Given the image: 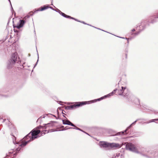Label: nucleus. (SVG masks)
I'll use <instances>...</instances> for the list:
<instances>
[{"mask_svg":"<svg viewBox=\"0 0 158 158\" xmlns=\"http://www.w3.org/2000/svg\"><path fill=\"white\" fill-rule=\"evenodd\" d=\"M112 158H121V156L120 153H118L114 155Z\"/></svg>","mask_w":158,"mask_h":158,"instance_id":"nucleus-13","label":"nucleus"},{"mask_svg":"<svg viewBox=\"0 0 158 158\" xmlns=\"http://www.w3.org/2000/svg\"><path fill=\"white\" fill-rule=\"evenodd\" d=\"M56 12H58L60 14L62 13V12L58 9H57L56 10Z\"/></svg>","mask_w":158,"mask_h":158,"instance_id":"nucleus-19","label":"nucleus"},{"mask_svg":"<svg viewBox=\"0 0 158 158\" xmlns=\"http://www.w3.org/2000/svg\"><path fill=\"white\" fill-rule=\"evenodd\" d=\"M77 130H79V131H81L82 132H83L85 133L86 134H87V135H89V134L88 133H86L85 132V131H83L81 129H80L78 127Z\"/></svg>","mask_w":158,"mask_h":158,"instance_id":"nucleus-18","label":"nucleus"},{"mask_svg":"<svg viewBox=\"0 0 158 158\" xmlns=\"http://www.w3.org/2000/svg\"><path fill=\"white\" fill-rule=\"evenodd\" d=\"M36 64H35V66H34V67H35V66H36Z\"/></svg>","mask_w":158,"mask_h":158,"instance_id":"nucleus-36","label":"nucleus"},{"mask_svg":"<svg viewBox=\"0 0 158 158\" xmlns=\"http://www.w3.org/2000/svg\"><path fill=\"white\" fill-rule=\"evenodd\" d=\"M122 38L123 39H124L125 38Z\"/></svg>","mask_w":158,"mask_h":158,"instance_id":"nucleus-38","label":"nucleus"},{"mask_svg":"<svg viewBox=\"0 0 158 158\" xmlns=\"http://www.w3.org/2000/svg\"><path fill=\"white\" fill-rule=\"evenodd\" d=\"M7 120L9 122H10V121L9 120V119H7Z\"/></svg>","mask_w":158,"mask_h":158,"instance_id":"nucleus-33","label":"nucleus"},{"mask_svg":"<svg viewBox=\"0 0 158 158\" xmlns=\"http://www.w3.org/2000/svg\"><path fill=\"white\" fill-rule=\"evenodd\" d=\"M36 64H35V66H34V67H35V66H36Z\"/></svg>","mask_w":158,"mask_h":158,"instance_id":"nucleus-34","label":"nucleus"},{"mask_svg":"<svg viewBox=\"0 0 158 158\" xmlns=\"http://www.w3.org/2000/svg\"><path fill=\"white\" fill-rule=\"evenodd\" d=\"M135 29H133L132 30V31H135Z\"/></svg>","mask_w":158,"mask_h":158,"instance_id":"nucleus-23","label":"nucleus"},{"mask_svg":"<svg viewBox=\"0 0 158 158\" xmlns=\"http://www.w3.org/2000/svg\"><path fill=\"white\" fill-rule=\"evenodd\" d=\"M52 126V124L50 123H48L46 124H45L44 126H39L37 127L38 131H40V133L41 135H43L45 134L46 133H48V131L46 130V129L48 127Z\"/></svg>","mask_w":158,"mask_h":158,"instance_id":"nucleus-5","label":"nucleus"},{"mask_svg":"<svg viewBox=\"0 0 158 158\" xmlns=\"http://www.w3.org/2000/svg\"><path fill=\"white\" fill-rule=\"evenodd\" d=\"M137 120H136V121H134V122H133L126 129V130H125L124 131H122L120 132H119L118 133V134H119V135H120V133H122V134H123L124 133V132H126L127 131L128 129H129L133 125H134V124H135L136 122H137Z\"/></svg>","mask_w":158,"mask_h":158,"instance_id":"nucleus-10","label":"nucleus"},{"mask_svg":"<svg viewBox=\"0 0 158 158\" xmlns=\"http://www.w3.org/2000/svg\"><path fill=\"white\" fill-rule=\"evenodd\" d=\"M13 152V150H10L9 152V153H10V154H11V153H12Z\"/></svg>","mask_w":158,"mask_h":158,"instance_id":"nucleus-21","label":"nucleus"},{"mask_svg":"<svg viewBox=\"0 0 158 158\" xmlns=\"http://www.w3.org/2000/svg\"><path fill=\"white\" fill-rule=\"evenodd\" d=\"M155 121H158V119H152V120H151L147 122H145V123H150L154 122Z\"/></svg>","mask_w":158,"mask_h":158,"instance_id":"nucleus-14","label":"nucleus"},{"mask_svg":"<svg viewBox=\"0 0 158 158\" xmlns=\"http://www.w3.org/2000/svg\"><path fill=\"white\" fill-rule=\"evenodd\" d=\"M140 31H141V30L140 31H139L137 32H136V33H135V34L136 35H138L140 33Z\"/></svg>","mask_w":158,"mask_h":158,"instance_id":"nucleus-20","label":"nucleus"},{"mask_svg":"<svg viewBox=\"0 0 158 158\" xmlns=\"http://www.w3.org/2000/svg\"><path fill=\"white\" fill-rule=\"evenodd\" d=\"M128 92V89L126 87H121V89L119 90L118 91V94L119 95H122L124 96H127V93Z\"/></svg>","mask_w":158,"mask_h":158,"instance_id":"nucleus-7","label":"nucleus"},{"mask_svg":"<svg viewBox=\"0 0 158 158\" xmlns=\"http://www.w3.org/2000/svg\"><path fill=\"white\" fill-rule=\"evenodd\" d=\"M140 28H141V27L140 26L139 27Z\"/></svg>","mask_w":158,"mask_h":158,"instance_id":"nucleus-37","label":"nucleus"},{"mask_svg":"<svg viewBox=\"0 0 158 158\" xmlns=\"http://www.w3.org/2000/svg\"><path fill=\"white\" fill-rule=\"evenodd\" d=\"M117 90V89H114L113 91L111 93H110L108 94H107L104 97H102L100 98H98V99H95L93 100L90 101L88 102H77L73 105H72L70 106V107L71 108H76L77 107H78L81 106H82L83 105H85L86 104H89V102H90L91 103L95 102L97 101H100L101 100L103 99L104 97H109L111 96H112L114 93Z\"/></svg>","mask_w":158,"mask_h":158,"instance_id":"nucleus-3","label":"nucleus"},{"mask_svg":"<svg viewBox=\"0 0 158 158\" xmlns=\"http://www.w3.org/2000/svg\"><path fill=\"white\" fill-rule=\"evenodd\" d=\"M126 149L134 152L141 154L144 156L150 158H154L156 155V153L152 151H149L143 148L136 147L131 143H127L126 146Z\"/></svg>","mask_w":158,"mask_h":158,"instance_id":"nucleus-1","label":"nucleus"},{"mask_svg":"<svg viewBox=\"0 0 158 158\" xmlns=\"http://www.w3.org/2000/svg\"><path fill=\"white\" fill-rule=\"evenodd\" d=\"M40 131H38L37 128H36L33 129L31 131V134L30 133L28 134L24 138V139H29L27 141L23 142L19 146L21 147L25 146L28 143H29L31 141L33 140L34 139L37 138L38 137H40V136L38 135L40 133Z\"/></svg>","mask_w":158,"mask_h":158,"instance_id":"nucleus-2","label":"nucleus"},{"mask_svg":"<svg viewBox=\"0 0 158 158\" xmlns=\"http://www.w3.org/2000/svg\"><path fill=\"white\" fill-rule=\"evenodd\" d=\"M36 64H35V66H34V67H35V66H36Z\"/></svg>","mask_w":158,"mask_h":158,"instance_id":"nucleus-35","label":"nucleus"},{"mask_svg":"<svg viewBox=\"0 0 158 158\" xmlns=\"http://www.w3.org/2000/svg\"><path fill=\"white\" fill-rule=\"evenodd\" d=\"M8 65H9V67H10L11 66V64H10V63H9V61H8V64H7V68L8 69H10L13 66V65L10 68H9L8 67Z\"/></svg>","mask_w":158,"mask_h":158,"instance_id":"nucleus-16","label":"nucleus"},{"mask_svg":"<svg viewBox=\"0 0 158 158\" xmlns=\"http://www.w3.org/2000/svg\"><path fill=\"white\" fill-rule=\"evenodd\" d=\"M11 9H12V10H13V8H12V6H11Z\"/></svg>","mask_w":158,"mask_h":158,"instance_id":"nucleus-32","label":"nucleus"},{"mask_svg":"<svg viewBox=\"0 0 158 158\" xmlns=\"http://www.w3.org/2000/svg\"><path fill=\"white\" fill-rule=\"evenodd\" d=\"M37 55H38V58H39V54H38V53H37Z\"/></svg>","mask_w":158,"mask_h":158,"instance_id":"nucleus-31","label":"nucleus"},{"mask_svg":"<svg viewBox=\"0 0 158 158\" xmlns=\"http://www.w3.org/2000/svg\"><path fill=\"white\" fill-rule=\"evenodd\" d=\"M154 22H155V21H154L153 20H152V21L151 23H154Z\"/></svg>","mask_w":158,"mask_h":158,"instance_id":"nucleus-24","label":"nucleus"},{"mask_svg":"<svg viewBox=\"0 0 158 158\" xmlns=\"http://www.w3.org/2000/svg\"><path fill=\"white\" fill-rule=\"evenodd\" d=\"M20 149V148H18L17 149H16V152H19Z\"/></svg>","mask_w":158,"mask_h":158,"instance_id":"nucleus-22","label":"nucleus"},{"mask_svg":"<svg viewBox=\"0 0 158 158\" xmlns=\"http://www.w3.org/2000/svg\"><path fill=\"white\" fill-rule=\"evenodd\" d=\"M99 145L101 148H118L122 147V145L118 143H109L105 142H100Z\"/></svg>","mask_w":158,"mask_h":158,"instance_id":"nucleus-4","label":"nucleus"},{"mask_svg":"<svg viewBox=\"0 0 158 158\" xmlns=\"http://www.w3.org/2000/svg\"><path fill=\"white\" fill-rule=\"evenodd\" d=\"M137 100L138 101V103H139V100L138 99H137Z\"/></svg>","mask_w":158,"mask_h":158,"instance_id":"nucleus-28","label":"nucleus"},{"mask_svg":"<svg viewBox=\"0 0 158 158\" xmlns=\"http://www.w3.org/2000/svg\"><path fill=\"white\" fill-rule=\"evenodd\" d=\"M9 0V2H10V5H11V2H10V0Z\"/></svg>","mask_w":158,"mask_h":158,"instance_id":"nucleus-29","label":"nucleus"},{"mask_svg":"<svg viewBox=\"0 0 158 158\" xmlns=\"http://www.w3.org/2000/svg\"><path fill=\"white\" fill-rule=\"evenodd\" d=\"M157 14H158V13H157ZM155 18H158V16L155 17Z\"/></svg>","mask_w":158,"mask_h":158,"instance_id":"nucleus-26","label":"nucleus"},{"mask_svg":"<svg viewBox=\"0 0 158 158\" xmlns=\"http://www.w3.org/2000/svg\"><path fill=\"white\" fill-rule=\"evenodd\" d=\"M81 22V23H84V24H86V23H85V22Z\"/></svg>","mask_w":158,"mask_h":158,"instance_id":"nucleus-27","label":"nucleus"},{"mask_svg":"<svg viewBox=\"0 0 158 158\" xmlns=\"http://www.w3.org/2000/svg\"><path fill=\"white\" fill-rule=\"evenodd\" d=\"M49 8H51V9H52L53 10V9H52V7L49 6Z\"/></svg>","mask_w":158,"mask_h":158,"instance_id":"nucleus-25","label":"nucleus"},{"mask_svg":"<svg viewBox=\"0 0 158 158\" xmlns=\"http://www.w3.org/2000/svg\"><path fill=\"white\" fill-rule=\"evenodd\" d=\"M12 139H13V142L14 144H15V143L18 144V143H15V140L16 139V137L15 136H13V137L12 138Z\"/></svg>","mask_w":158,"mask_h":158,"instance_id":"nucleus-15","label":"nucleus"},{"mask_svg":"<svg viewBox=\"0 0 158 158\" xmlns=\"http://www.w3.org/2000/svg\"><path fill=\"white\" fill-rule=\"evenodd\" d=\"M6 119H4L3 120V122H4L5 121H6Z\"/></svg>","mask_w":158,"mask_h":158,"instance_id":"nucleus-30","label":"nucleus"},{"mask_svg":"<svg viewBox=\"0 0 158 158\" xmlns=\"http://www.w3.org/2000/svg\"><path fill=\"white\" fill-rule=\"evenodd\" d=\"M25 22L23 20H20L19 22L17 24L16 27L19 29L22 27L25 23Z\"/></svg>","mask_w":158,"mask_h":158,"instance_id":"nucleus-8","label":"nucleus"},{"mask_svg":"<svg viewBox=\"0 0 158 158\" xmlns=\"http://www.w3.org/2000/svg\"><path fill=\"white\" fill-rule=\"evenodd\" d=\"M63 123L65 125H71L72 126H74V124L72 123L70 121H69L68 120H63Z\"/></svg>","mask_w":158,"mask_h":158,"instance_id":"nucleus-9","label":"nucleus"},{"mask_svg":"<svg viewBox=\"0 0 158 158\" xmlns=\"http://www.w3.org/2000/svg\"><path fill=\"white\" fill-rule=\"evenodd\" d=\"M17 54L16 53H15L12 55L11 59L9 60V63L11 64V66L9 67L8 65V67L10 68L11 67L16 61L17 58Z\"/></svg>","mask_w":158,"mask_h":158,"instance_id":"nucleus-6","label":"nucleus"},{"mask_svg":"<svg viewBox=\"0 0 158 158\" xmlns=\"http://www.w3.org/2000/svg\"><path fill=\"white\" fill-rule=\"evenodd\" d=\"M49 7V6H44L43 7H41V9L40 10H38V11H43L44 10L47 9Z\"/></svg>","mask_w":158,"mask_h":158,"instance_id":"nucleus-12","label":"nucleus"},{"mask_svg":"<svg viewBox=\"0 0 158 158\" xmlns=\"http://www.w3.org/2000/svg\"><path fill=\"white\" fill-rule=\"evenodd\" d=\"M73 127H74V128H73V127H70V128H69V129H75L76 130L77 129V128L78 127H77L74 125V126H73Z\"/></svg>","mask_w":158,"mask_h":158,"instance_id":"nucleus-17","label":"nucleus"},{"mask_svg":"<svg viewBox=\"0 0 158 158\" xmlns=\"http://www.w3.org/2000/svg\"><path fill=\"white\" fill-rule=\"evenodd\" d=\"M60 15H61L63 17H65V18H70V19H74L76 21H78L79 22H80V21H78L76 19H74V18H73V17H70L69 16L67 15H65V14H64V13H63L62 12V13H61Z\"/></svg>","mask_w":158,"mask_h":158,"instance_id":"nucleus-11","label":"nucleus"}]
</instances>
